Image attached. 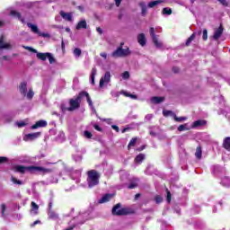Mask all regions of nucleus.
Returning <instances> with one entry per match:
<instances>
[{"instance_id":"obj_7","label":"nucleus","mask_w":230,"mask_h":230,"mask_svg":"<svg viewBox=\"0 0 230 230\" xmlns=\"http://www.w3.org/2000/svg\"><path fill=\"white\" fill-rule=\"evenodd\" d=\"M149 33L155 48H163V43H161L157 39V35H155V29L154 27L149 29Z\"/></svg>"},{"instance_id":"obj_60","label":"nucleus","mask_w":230,"mask_h":230,"mask_svg":"<svg viewBox=\"0 0 230 230\" xmlns=\"http://www.w3.org/2000/svg\"><path fill=\"white\" fill-rule=\"evenodd\" d=\"M96 31H98V33H99L100 35H102V33H103V30H102V28H100V27H97V28H96Z\"/></svg>"},{"instance_id":"obj_28","label":"nucleus","mask_w":230,"mask_h":230,"mask_svg":"<svg viewBox=\"0 0 230 230\" xmlns=\"http://www.w3.org/2000/svg\"><path fill=\"white\" fill-rule=\"evenodd\" d=\"M42 136L41 132H35V133H31L30 134V140L34 141V139H39Z\"/></svg>"},{"instance_id":"obj_48","label":"nucleus","mask_w":230,"mask_h":230,"mask_svg":"<svg viewBox=\"0 0 230 230\" xmlns=\"http://www.w3.org/2000/svg\"><path fill=\"white\" fill-rule=\"evenodd\" d=\"M39 224H42V222L38 219V220L34 221L32 224H31V227H35Z\"/></svg>"},{"instance_id":"obj_12","label":"nucleus","mask_w":230,"mask_h":230,"mask_svg":"<svg viewBox=\"0 0 230 230\" xmlns=\"http://www.w3.org/2000/svg\"><path fill=\"white\" fill-rule=\"evenodd\" d=\"M224 33V26L220 24V26L215 31L213 39L214 40H218L222 37Z\"/></svg>"},{"instance_id":"obj_34","label":"nucleus","mask_w":230,"mask_h":230,"mask_svg":"<svg viewBox=\"0 0 230 230\" xmlns=\"http://www.w3.org/2000/svg\"><path fill=\"white\" fill-rule=\"evenodd\" d=\"M188 124H181L178 127L179 132H184V130H190V128H187Z\"/></svg>"},{"instance_id":"obj_47","label":"nucleus","mask_w":230,"mask_h":230,"mask_svg":"<svg viewBox=\"0 0 230 230\" xmlns=\"http://www.w3.org/2000/svg\"><path fill=\"white\" fill-rule=\"evenodd\" d=\"M128 190H134L135 188H137V183H130L128 186Z\"/></svg>"},{"instance_id":"obj_16","label":"nucleus","mask_w":230,"mask_h":230,"mask_svg":"<svg viewBox=\"0 0 230 230\" xmlns=\"http://www.w3.org/2000/svg\"><path fill=\"white\" fill-rule=\"evenodd\" d=\"M137 42L142 46V48L146 46V36H145V33L137 35Z\"/></svg>"},{"instance_id":"obj_3","label":"nucleus","mask_w":230,"mask_h":230,"mask_svg":"<svg viewBox=\"0 0 230 230\" xmlns=\"http://www.w3.org/2000/svg\"><path fill=\"white\" fill-rule=\"evenodd\" d=\"M53 169L51 168H45L42 166H30V173H33L34 175H46L48 173H52Z\"/></svg>"},{"instance_id":"obj_51","label":"nucleus","mask_w":230,"mask_h":230,"mask_svg":"<svg viewBox=\"0 0 230 230\" xmlns=\"http://www.w3.org/2000/svg\"><path fill=\"white\" fill-rule=\"evenodd\" d=\"M155 199L156 204H161V202H163V198H161L160 196H156Z\"/></svg>"},{"instance_id":"obj_11","label":"nucleus","mask_w":230,"mask_h":230,"mask_svg":"<svg viewBox=\"0 0 230 230\" xmlns=\"http://www.w3.org/2000/svg\"><path fill=\"white\" fill-rule=\"evenodd\" d=\"M110 82H111V72L107 71L104 74V76L100 79L99 86L103 87V85H105V83L109 84Z\"/></svg>"},{"instance_id":"obj_39","label":"nucleus","mask_w":230,"mask_h":230,"mask_svg":"<svg viewBox=\"0 0 230 230\" xmlns=\"http://www.w3.org/2000/svg\"><path fill=\"white\" fill-rule=\"evenodd\" d=\"M47 58L49 59V64H55V58L53 57V55H51V53H49Z\"/></svg>"},{"instance_id":"obj_55","label":"nucleus","mask_w":230,"mask_h":230,"mask_svg":"<svg viewBox=\"0 0 230 230\" xmlns=\"http://www.w3.org/2000/svg\"><path fill=\"white\" fill-rule=\"evenodd\" d=\"M179 71H181V69L179 68V66H173V67H172V73H179Z\"/></svg>"},{"instance_id":"obj_10","label":"nucleus","mask_w":230,"mask_h":230,"mask_svg":"<svg viewBox=\"0 0 230 230\" xmlns=\"http://www.w3.org/2000/svg\"><path fill=\"white\" fill-rule=\"evenodd\" d=\"M48 127V121L44 119L38 120L34 125L31 127L32 130H37V128H44Z\"/></svg>"},{"instance_id":"obj_27","label":"nucleus","mask_w":230,"mask_h":230,"mask_svg":"<svg viewBox=\"0 0 230 230\" xmlns=\"http://www.w3.org/2000/svg\"><path fill=\"white\" fill-rule=\"evenodd\" d=\"M195 155L197 159H202V146H197Z\"/></svg>"},{"instance_id":"obj_20","label":"nucleus","mask_w":230,"mask_h":230,"mask_svg":"<svg viewBox=\"0 0 230 230\" xmlns=\"http://www.w3.org/2000/svg\"><path fill=\"white\" fill-rule=\"evenodd\" d=\"M75 30H87V21L82 20L77 22Z\"/></svg>"},{"instance_id":"obj_4","label":"nucleus","mask_w":230,"mask_h":230,"mask_svg":"<svg viewBox=\"0 0 230 230\" xmlns=\"http://www.w3.org/2000/svg\"><path fill=\"white\" fill-rule=\"evenodd\" d=\"M131 53L132 52L130 51L129 48L123 49L119 47L111 53V57H113V58H123L125 57H128V55H131Z\"/></svg>"},{"instance_id":"obj_44","label":"nucleus","mask_w":230,"mask_h":230,"mask_svg":"<svg viewBox=\"0 0 230 230\" xmlns=\"http://www.w3.org/2000/svg\"><path fill=\"white\" fill-rule=\"evenodd\" d=\"M12 182H13V184H22V181L17 180L15 177L12 176L11 178Z\"/></svg>"},{"instance_id":"obj_49","label":"nucleus","mask_w":230,"mask_h":230,"mask_svg":"<svg viewBox=\"0 0 230 230\" xmlns=\"http://www.w3.org/2000/svg\"><path fill=\"white\" fill-rule=\"evenodd\" d=\"M120 94H123V96H126V98H130V93L125 92V91H121Z\"/></svg>"},{"instance_id":"obj_24","label":"nucleus","mask_w":230,"mask_h":230,"mask_svg":"<svg viewBox=\"0 0 230 230\" xmlns=\"http://www.w3.org/2000/svg\"><path fill=\"white\" fill-rule=\"evenodd\" d=\"M49 54V52H46V53H42V52H38L36 54V57L39 60H42L43 62H45V60L48 59V55Z\"/></svg>"},{"instance_id":"obj_45","label":"nucleus","mask_w":230,"mask_h":230,"mask_svg":"<svg viewBox=\"0 0 230 230\" xmlns=\"http://www.w3.org/2000/svg\"><path fill=\"white\" fill-rule=\"evenodd\" d=\"M93 128L98 132H103V129L98 124H93Z\"/></svg>"},{"instance_id":"obj_29","label":"nucleus","mask_w":230,"mask_h":230,"mask_svg":"<svg viewBox=\"0 0 230 230\" xmlns=\"http://www.w3.org/2000/svg\"><path fill=\"white\" fill-rule=\"evenodd\" d=\"M15 125L18 128H22V127H26V125H28V119L17 121L15 122Z\"/></svg>"},{"instance_id":"obj_30","label":"nucleus","mask_w":230,"mask_h":230,"mask_svg":"<svg viewBox=\"0 0 230 230\" xmlns=\"http://www.w3.org/2000/svg\"><path fill=\"white\" fill-rule=\"evenodd\" d=\"M161 3H163L162 0L152 1L148 3L147 6L148 8H154L157 6V4H161Z\"/></svg>"},{"instance_id":"obj_46","label":"nucleus","mask_w":230,"mask_h":230,"mask_svg":"<svg viewBox=\"0 0 230 230\" xmlns=\"http://www.w3.org/2000/svg\"><path fill=\"white\" fill-rule=\"evenodd\" d=\"M202 39H203V40H208V30L207 29L203 30Z\"/></svg>"},{"instance_id":"obj_56","label":"nucleus","mask_w":230,"mask_h":230,"mask_svg":"<svg viewBox=\"0 0 230 230\" xmlns=\"http://www.w3.org/2000/svg\"><path fill=\"white\" fill-rule=\"evenodd\" d=\"M111 128H113V130H116V132H119V127H118L116 125H112Z\"/></svg>"},{"instance_id":"obj_22","label":"nucleus","mask_w":230,"mask_h":230,"mask_svg":"<svg viewBox=\"0 0 230 230\" xmlns=\"http://www.w3.org/2000/svg\"><path fill=\"white\" fill-rule=\"evenodd\" d=\"M14 172H18V173H25L26 170H30V167L22 166V165H15L13 167Z\"/></svg>"},{"instance_id":"obj_43","label":"nucleus","mask_w":230,"mask_h":230,"mask_svg":"<svg viewBox=\"0 0 230 230\" xmlns=\"http://www.w3.org/2000/svg\"><path fill=\"white\" fill-rule=\"evenodd\" d=\"M222 6H229V2L227 0H217Z\"/></svg>"},{"instance_id":"obj_62","label":"nucleus","mask_w":230,"mask_h":230,"mask_svg":"<svg viewBox=\"0 0 230 230\" xmlns=\"http://www.w3.org/2000/svg\"><path fill=\"white\" fill-rule=\"evenodd\" d=\"M100 57H102V58H104V59L106 60V58H107V53L102 52V53L100 54Z\"/></svg>"},{"instance_id":"obj_53","label":"nucleus","mask_w":230,"mask_h":230,"mask_svg":"<svg viewBox=\"0 0 230 230\" xmlns=\"http://www.w3.org/2000/svg\"><path fill=\"white\" fill-rule=\"evenodd\" d=\"M2 217H4V211H6V205L2 204Z\"/></svg>"},{"instance_id":"obj_54","label":"nucleus","mask_w":230,"mask_h":230,"mask_svg":"<svg viewBox=\"0 0 230 230\" xmlns=\"http://www.w3.org/2000/svg\"><path fill=\"white\" fill-rule=\"evenodd\" d=\"M69 108L66 107V104H61V111L62 112H66V111H69Z\"/></svg>"},{"instance_id":"obj_38","label":"nucleus","mask_w":230,"mask_h":230,"mask_svg":"<svg viewBox=\"0 0 230 230\" xmlns=\"http://www.w3.org/2000/svg\"><path fill=\"white\" fill-rule=\"evenodd\" d=\"M121 76L123 80H128L130 78V73H128V71H125L122 73Z\"/></svg>"},{"instance_id":"obj_21","label":"nucleus","mask_w":230,"mask_h":230,"mask_svg":"<svg viewBox=\"0 0 230 230\" xmlns=\"http://www.w3.org/2000/svg\"><path fill=\"white\" fill-rule=\"evenodd\" d=\"M31 215L37 216L39 215V205L35 203V201H32L31 203Z\"/></svg>"},{"instance_id":"obj_26","label":"nucleus","mask_w":230,"mask_h":230,"mask_svg":"<svg viewBox=\"0 0 230 230\" xmlns=\"http://www.w3.org/2000/svg\"><path fill=\"white\" fill-rule=\"evenodd\" d=\"M197 37V33L193 32L190 37L188 38V40L185 42V46H190L193 40H195V38Z\"/></svg>"},{"instance_id":"obj_15","label":"nucleus","mask_w":230,"mask_h":230,"mask_svg":"<svg viewBox=\"0 0 230 230\" xmlns=\"http://www.w3.org/2000/svg\"><path fill=\"white\" fill-rule=\"evenodd\" d=\"M80 94H81V100L85 96L89 107H93V100H91V96L89 95V93L85 91H82L80 92Z\"/></svg>"},{"instance_id":"obj_57","label":"nucleus","mask_w":230,"mask_h":230,"mask_svg":"<svg viewBox=\"0 0 230 230\" xmlns=\"http://www.w3.org/2000/svg\"><path fill=\"white\" fill-rule=\"evenodd\" d=\"M23 141H30V134H26V135L23 137Z\"/></svg>"},{"instance_id":"obj_35","label":"nucleus","mask_w":230,"mask_h":230,"mask_svg":"<svg viewBox=\"0 0 230 230\" xmlns=\"http://www.w3.org/2000/svg\"><path fill=\"white\" fill-rule=\"evenodd\" d=\"M186 119H188V118H186V117H177V115H174V121H177L179 123H181V121H186Z\"/></svg>"},{"instance_id":"obj_52","label":"nucleus","mask_w":230,"mask_h":230,"mask_svg":"<svg viewBox=\"0 0 230 230\" xmlns=\"http://www.w3.org/2000/svg\"><path fill=\"white\" fill-rule=\"evenodd\" d=\"M49 213L50 218H55V217H57V214H55V212H53V210H49Z\"/></svg>"},{"instance_id":"obj_5","label":"nucleus","mask_w":230,"mask_h":230,"mask_svg":"<svg viewBox=\"0 0 230 230\" xmlns=\"http://www.w3.org/2000/svg\"><path fill=\"white\" fill-rule=\"evenodd\" d=\"M82 103V96L79 93L78 95L75 99L69 100L68 111L73 112V111H76V109H80V104Z\"/></svg>"},{"instance_id":"obj_37","label":"nucleus","mask_w":230,"mask_h":230,"mask_svg":"<svg viewBox=\"0 0 230 230\" xmlns=\"http://www.w3.org/2000/svg\"><path fill=\"white\" fill-rule=\"evenodd\" d=\"M74 55L75 57H82V49L75 48L74 49Z\"/></svg>"},{"instance_id":"obj_58","label":"nucleus","mask_w":230,"mask_h":230,"mask_svg":"<svg viewBox=\"0 0 230 230\" xmlns=\"http://www.w3.org/2000/svg\"><path fill=\"white\" fill-rule=\"evenodd\" d=\"M3 60H6L7 62H10V60H12V58H10L8 56H4Z\"/></svg>"},{"instance_id":"obj_36","label":"nucleus","mask_w":230,"mask_h":230,"mask_svg":"<svg viewBox=\"0 0 230 230\" xmlns=\"http://www.w3.org/2000/svg\"><path fill=\"white\" fill-rule=\"evenodd\" d=\"M162 13L164 15H172V9H168L167 7H164L162 11Z\"/></svg>"},{"instance_id":"obj_61","label":"nucleus","mask_w":230,"mask_h":230,"mask_svg":"<svg viewBox=\"0 0 230 230\" xmlns=\"http://www.w3.org/2000/svg\"><path fill=\"white\" fill-rule=\"evenodd\" d=\"M114 1H115L116 6L119 7V5L121 4V1L123 0H114Z\"/></svg>"},{"instance_id":"obj_25","label":"nucleus","mask_w":230,"mask_h":230,"mask_svg":"<svg viewBox=\"0 0 230 230\" xmlns=\"http://www.w3.org/2000/svg\"><path fill=\"white\" fill-rule=\"evenodd\" d=\"M151 102L153 103H155V105H157V104L163 103V102H164V97L154 96L151 98Z\"/></svg>"},{"instance_id":"obj_18","label":"nucleus","mask_w":230,"mask_h":230,"mask_svg":"<svg viewBox=\"0 0 230 230\" xmlns=\"http://www.w3.org/2000/svg\"><path fill=\"white\" fill-rule=\"evenodd\" d=\"M0 49H12V45L10 43L4 42V37L0 38Z\"/></svg>"},{"instance_id":"obj_63","label":"nucleus","mask_w":230,"mask_h":230,"mask_svg":"<svg viewBox=\"0 0 230 230\" xmlns=\"http://www.w3.org/2000/svg\"><path fill=\"white\" fill-rule=\"evenodd\" d=\"M6 157L0 156V164L1 163H5Z\"/></svg>"},{"instance_id":"obj_13","label":"nucleus","mask_w":230,"mask_h":230,"mask_svg":"<svg viewBox=\"0 0 230 230\" xmlns=\"http://www.w3.org/2000/svg\"><path fill=\"white\" fill-rule=\"evenodd\" d=\"M205 125H208L207 120L198 119L192 123L191 128H199V127H205Z\"/></svg>"},{"instance_id":"obj_14","label":"nucleus","mask_w":230,"mask_h":230,"mask_svg":"<svg viewBox=\"0 0 230 230\" xmlns=\"http://www.w3.org/2000/svg\"><path fill=\"white\" fill-rule=\"evenodd\" d=\"M138 5L141 8V15H142V17H146V15L148 13V7L146 6V3L139 2Z\"/></svg>"},{"instance_id":"obj_9","label":"nucleus","mask_w":230,"mask_h":230,"mask_svg":"<svg viewBox=\"0 0 230 230\" xmlns=\"http://www.w3.org/2000/svg\"><path fill=\"white\" fill-rule=\"evenodd\" d=\"M10 15H12V17H15L16 19H19V21H21V22L22 24H27V27L30 28V22H25L24 18H22V16H21V13L15 11V10H12L10 12Z\"/></svg>"},{"instance_id":"obj_32","label":"nucleus","mask_w":230,"mask_h":230,"mask_svg":"<svg viewBox=\"0 0 230 230\" xmlns=\"http://www.w3.org/2000/svg\"><path fill=\"white\" fill-rule=\"evenodd\" d=\"M145 161V155L139 154L135 157V163H143Z\"/></svg>"},{"instance_id":"obj_2","label":"nucleus","mask_w":230,"mask_h":230,"mask_svg":"<svg viewBox=\"0 0 230 230\" xmlns=\"http://www.w3.org/2000/svg\"><path fill=\"white\" fill-rule=\"evenodd\" d=\"M88 188H94L100 184V172L96 170H90L87 172Z\"/></svg>"},{"instance_id":"obj_40","label":"nucleus","mask_w":230,"mask_h":230,"mask_svg":"<svg viewBox=\"0 0 230 230\" xmlns=\"http://www.w3.org/2000/svg\"><path fill=\"white\" fill-rule=\"evenodd\" d=\"M84 137H86V139H91L93 137V133H91L90 131L85 130L84 132Z\"/></svg>"},{"instance_id":"obj_8","label":"nucleus","mask_w":230,"mask_h":230,"mask_svg":"<svg viewBox=\"0 0 230 230\" xmlns=\"http://www.w3.org/2000/svg\"><path fill=\"white\" fill-rule=\"evenodd\" d=\"M30 29H31V31H32V33H35V35H38V37H44V38L49 37V34L41 32L39 27L35 24L31 23Z\"/></svg>"},{"instance_id":"obj_6","label":"nucleus","mask_w":230,"mask_h":230,"mask_svg":"<svg viewBox=\"0 0 230 230\" xmlns=\"http://www.w3.org/2000/svg\"><path fill=\"white\" fill-rule=\"evenodd\" d=\"M19 91L22 96L30 100V92H28V84L26 82H22L19 85Z\"/></svg>"},{"instance_id":"obj_50","label":"nucleus","mask_w":230,"mask_h":230,"mask_svg":"<svg viewBox=\"0 0 230 230\" xmlns=\"http://www.w3.org/2000/svg\"><path fill=\"white\" fill-rule=\"evenodd\" d=\"M120 94H123V96H126V98H130V93L125 92V91H121Z\"/></svg>"},{"instance_id":"obj_19","label":"nucleus","mask_w":230,"mask_h":230,"mask_svg":"<svg viewBox=\"0 0 230 230\" xmlns=\"http://www.w3.org/2000/svg\"><path fill=\"white\" fill-rule=\"evenodd\" d=\"M59 14L62 17V19H65V21H68L69 22L73 21V14H71V13L60 11Z\"/></svg>"},{"instance_id":"obj_31","label":"nucleus","mask_w":230,"mask_h":230,"mask_svg":"<svg viewBox=\"0 0 230 230\" xmlns=\"http://www.w3.org/2000/svg\"><path fill=\"white\" fill-rule=\"evenodd\" d=\"M136 143H137V137L131 138V140L129 141V143L128 145V150H130V148H132V146H136Z\"/></svg>"},{"instance_id":"obj_23","label":"nucleus","mask_w":230,"mask_h":230,"mask_svg":"<svg viewBox=\"0 0 230 230\" xmlns=\"http://www.w3.org/2000/svg\"><path fill=\"white\" fill-rule=\"evenodd\" d=\"M223 148H225V150H227V152H230V137H226L224 138Z\"/></svg>"},{"instance_id":"obj_64","label":"nucleus","mask_w":230,"mask_h":230,"mask_svg":"<svg viewBox=\"0 0 230 230\" xmlns=\"http://www.w3.org/2000/svg\"><path fill=\"white\" fill-rule=\"evenodd\" d=\"M30 51H31V53H39V52H37V49H35L31 47L30 48Z\"/></svg>"},{"instance_id":"obj_42","label":"nucleus","mask_w":230,"mask_h":230,"mask_svg":"<svg viewBox=\"0 0 230 230\" xmlns=\"http://www.w3.org/2000/svg\"><path fill=\"white\" fill-rule=\"evenodd\" d=\"M166 193H167V202L170 204L172 202V192L168 189H166Z\"/></svg>"},{"instance_id":"obj_1","label":"nucleus","mask_w":230,"mask_h":230,"mask_svg":"<svg viewBox=\"0 0 230 230\" xmlns=\"http://www.w3.org/2000/svg\"><path fill=\"white\" fill-rule=\"evenodd\" d=\"M114 217H126L127 215H135L136 210L130 208H122L121 203H117L111 210Z\"/></svg>"},{"instance_id":"obj_41","label":"nucleus","mask_w":230,"mask_h":230,"mask_svg":"<svg viewBox=\"0 0 230 230\" xmlns=\"http://www.w3.org/2000/svg\"><path fill=\"white\" fill-rule=\"evenodd\" d=\"M163 114L165 118H168V116H172V114H173V112L172 111H163Z\"/></svg>"},{"instance_id":"obj_17","label":"nucleus","mask_w":230,"mask_h":230,"mask_svg":"<svg viewBox=\"0 0 230 230\" xmlns=\"http://www.w3.org/2000/svg\"><path fill=\"white\" fill-rule=\"evenodd\" d=\"M112 197H114V194H105L101 199H99V204H105L106 202H110Z\"/></svg>"},{"instance_id":"obj_33","label":"nucleus","mask_w":230,"mask_h":230,"mask_svg":"<svg viewBox=\"0 0 230 230\" xmlns=\"http://www.w3.org/2000/svg\"><path fill=\"white\" fill-rule=\"evenodd\" d=\"M96 67L92 68V73H91V80H92V85H94V76H96Z\"/></svg>"},{"instance_id":"obj_59","label":"nucleus","mask_w":230,"mask_h":230,"mask_svg":"<svg viewBox=\"0 0 230 230\" xmlns=\"http://www.w3.org/2000/svg\"><path fill=\"white\" fill-rule=\"evenodd\" d=\"M129 98H131L132 100H137V95L129 93Z\"/></svg>"}]
</instances>
